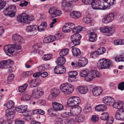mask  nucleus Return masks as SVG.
Returning a JSON list of instances; mask_svg holds the SVG:
<instances>
[{
	"label": "nucleus",
	"instance_id": "nucleus-1",
	"mask_svg": "<svg viewBox=\"0 0 124 124\" xmlns=\"http://www.w3.org/2000/svg\"><path fill=\"white\" fill-rule=\"evenodd\" d=\"M81 102L80 98L77 96H72L70 97L67 102V104L69 106L71 107L70 110V113L71 115L77 116L80 113L81 108L77 105Z\"/></svg>",
	"mask_w": 124,
	"mask_h": 124
},
{
	"label": "nucleus",
	"instance_id": "nucleus-2",
	"mask_svg": "<svg viewBox=\"0 0 124 124\" xmlns=\"http://www.w3.org/2000/svg\"><path fill=\"white\" fill-rule=\"evenodd\" d=\"M97 66L100 69H106L113 66V63L108 59L103 58L100 59L97 64Z\"/></svg>",
	"mask_w": 124,
	"mask_h": 124
},
{
	"label": "nucleus",
	"instance_id": "nucleus-3",
	"mask_svg": "<svg viewBox=\"0 0 124 124\" xmlns=\"http://www.w3.org/2000/svg\"><path fill=\"white\" fill-rule=\"evenodd\" d=\"M21 48L20 45L16 44H10L5 46L4 50L7 55H9L12 54L15 50L20 49Z\"/></svg>",
	"mask_w": 124,
	"mask_h": 124
},
{
	"label": "nucleus",
	"instance_id": "nucleus-4",
	"mask_svg": "<svg viewBox=\"0 0 124 124\" xmlns=\"http://www.w3.org/2000/svg\"><path fill=\"white\" fill-rule=\"evenodd\" d=\"M60 88L61 91L66 94L71 93L74 89L73 85L67 83L62 84L61 85Z\"/></svg>",
	"mask_w": 124,
	"mask_h": 124
},
{
	"label": "nucleus",
	"instance_id": "nucleus-5",
	"mask_svg": "<svg viewBox=\"0 0 124 124\" xmlns=\"http://www.w3.org/2000/svg\"><path fill=\"white\" fill-rule=\"evenodd\" d=\"M18 22L25 24H29L30 20L28 19V16L25 13H23L18 16L16 18Z\"/></svg>",
	"mask_w": 124,
	"mask_h": 124
},
{
	"label": "nucleus",
	"instance_id": "nucleus-6",
	"mask_svg": "<svg viewBox=\"0 0 124 124\" xmlns=\"http://www.w3.org/2000/svg\"><path fill=\"white\" fill-rule=\"evenodd\" d=\"M101 0H93V1L91 3L92 7L94 9H101L103 8V3L101 2Z\"/></svg>",
	"mask_w": 124,
	"mask_h": 124
},
{
	"label": "nucleus",
	"instance_id": "nucleus-7",
	"mask_svg": "<svg viewBox=\"0 0 124 124\" xmlns=\"http://www.w3.org/2000/svg\"><path fill=\"white\" fill-rule=\"evenodd\" d=\"M100 30L102 32L112 35L114 32L115 28L113 27L107 26L101 28Z\"/></svg>",
	"mask_w": 124,
	"mask_h": 124
},
{
	"label": "nucleus",
	"instance_id": "nucleus-8",
	"mask_svg": "<svg viewBox=\"0 0 124 124\" xmlns=\"http://www.w3.org/2000/svg\"><path fill=\"white\" fill-rule=\"evenodd\" d=\"M115 17L114 13H111L105 16L102 19L103 23L107 24L109 22L113 20Z\"/></svg>",
	"mask_w": 124,
	"mask_h": 124
},
{
	"label": "nucleus",
	"instance_id": "nucleus-9",
	"mask_svg": "<svg viewBox=\"0 0 124 124\" xmlns=\"http://www.w3.org/2000/svg\"><path fill=\"white\" fill-rule=\"evenodd\" d=\"M99 77L100 75L98 72L95 70H92L88 74L87 79L88 81H90L96 77Z\"/></svg>",
	"mask_w": 124,
	"mask_h": 124
},
{
	"label": "nucleus",
	"instance_id": "nucleus-10",
	"mask_svg": "<svg viewBox=\"0 0 124 124\" xmlns=\"http://www.w3.org/2000/svg\"><path fill=\"white\" fill-rule=\"evenodd\" d=\"M37 26L33 25H30L27 26L26 31L27 32H31L32 35H34L37 33Z\"/></svg>",
	"mask_w": 124,
	"mask_h": 124
},
{
	"label": "nucleus",
	"instance_id": "nucleus-11",
	"mask_svg": "<svg viewBox=\"0 0 124 124\" xmlns=\"http://www.w3.org/2000/svg\"><path fill=\"white\" fill-rule=\"evenodd\" d=\"M103 101L105 104L109 105H111L114 103L115 102L114 99L111 96L104 97L103 98Z\"/></svg>",
	"mask_w": 124,
	"mask_h": 124
},
{
	"label": "nucleus",
	"instance_id": "nucleus-12",
	"mask_svg": "<svg viewBox=\"0 0 124 124\" xmlns=\"http://www.w3.org/2000/svg\"><path fill=\"white\" fill-rule=\"evenodd\" d=\"M13 62L10 59L3 61L0 62V68H6L8 66L12 64Z\"/></svg>",
	"mask_w": 124,
	"mask_h": 124
},
{
	"label": "nucleus",
	"instance_id": "nucleus-13",
	"mask_svg": "<svg viewBox=\"0 0 124 124\" xmlns=\"http://www.w3.org/2000/svg\"><path fill=\"white\" fill-rule=\"evenodd\" d=\"M88 63L87 59L85 57H82L79 59L77 64L79 67H83L85 66Z\"/></svg>",
	"mask_w": 124,
	"mask_h": 124
},
{
	"label": "nucleus",
	"instance_id": "nucleus-14",
	"mask_svg": "<svg viewBox=\"0 0 124 124\" xmlns=\"http://www.w3.org/2000/svg\"><path fill=\"white\" fill-rule=\"evenodd\" d=\"M12 39L14 42L17 43L19 44L22 43L23 41L22 37L17 34H15L13 35L12 36Z\"/></svg>",
	"mask_w": 124,
	"mask_h": 124
},
{
	"label": "nucleus",
	"instance_id": "nucleus-15",
	"mask_svg": "<svg viewBox=\"0 0 124 124\" xmlns=\"http://www.w3.org/2000/svg\"><path fill=\"white\" fill-rule=\"evenodd\" d=\"M103 89L100 87H96L94 88L93 90V94L95 96H99L102 92Z\"/></svg>",
	"mask_w": 124,
	"mask_h": 124
},
{
	"label": "nucleus",
	"instance_id": "nucleus-16",
	"mask_svg": "<svg viewBox=\"0 0 124 124\" xmlns=\"http://www.w3.org/2000/svg\"><path fill=\"white\" fill-rule=\"evenodd\" d=\"M11 7L9 6L6 8L4 11V13L6 15H8L9 17H12L14 16L15 14L14 12L12 10Z\"/></svg>",
	"mask_w": 124,
	"mask_h": 124
},
{
	"label": "nucleus",
	"instance_id": "nucleus-17",
	"mask_svg": "<svg viewBox=\"0 0 124 124\" xmlns=\"http://www.w3.org/2000/svg\"><path fill=\"white\" fill-rule=\"evenodd\" d=\"M52 105L54 109L57 111L61 110L64 108L63 106L61 104L56 102H53Z\"/></svg>",
	"mask_w": 124,
	"mask_h": 124
},
{
	"label": "nucleus",
	"instance_id": "nucleus-18",
	"mask_svg": "<svg viewBox=\"0 0 124 124\" xmlns=\"http://www.w3.org/2000/svg\"><path fill=\"white\" fill-rule=\"evenodd\" d=\"M16 110L20 113H23L26 112L27 110V107L26 105H21L16 107L15 108Z\"/></svg>",
	"mask_w": 124,
	"mask_h": 124
},
{
	"label": "nucleus",
	"instance_id": "nucleus-19",
	"mask_svg": "<svg viewBox=\"0 0 124 124\" xmlns=\"http://www.w3.org/2000/svg\"><path fill=\"white\" fill-rule=\"evenodd\" d=\"M43 94V92L40 90H34L33 91L32 96L35 98L38 99L42 96Z\"/></svg>",
	"mask_w": 124,
	"mask_h": 124
},
{
	"label": "nucleus",
	"instance_id": "nucleus-20",
	"mask_svg": "<svg viewBox=\"0 0 124 124\" xmlns=\"http://www.w3.org/2000/svg\"><path fill=\"white\" fill-rule=\"evenodd\" d=\"M107 107L105 104H100L97 106L95 108L96 111H103L107 109Z\"/></svg>",
	"mask_w": 124,
	"mask_h": 124
},
{
	"label": "nucleus",
	"instance_id": "nucleus-21",
	"mask_svg": "<svg viewBox=\"0 0 124 124\" xmlns=\"http://www.w3.org/2000/svg\"><path fill=\"white\" fill-rule=\"evenodd\" d=\"M73 55L75 57H78L81 54L80 50L78 48L73 47L71 49Z\"/></svg>",
	"mask_w": 124,
	"mask_h": 124
},
{
	"label": "nucleus",
	"instance_id": "nucleus-22",
	"mask_svg": "<svg viewBox=\"0 0 124 124\" xmlns=\"http://www.w3.org/2000/svg\"><path fill=\"white\" fill-rule=\"evenodd\" d=\"M6 116L9 119L13 118L14 112L11 109H8L6 111Z\"/></svg>",
	"mask_w": 124,
	"mask_h": 124
},
{
	"label": "nucleus",
	"instance_id": "nucleus-23",
	"mask_svg": "<svg viewBox=\"0 0 124 124\" xmlns=\"http://www.w3.org/2000/svg\"><path fill=\"white\" fill-rule=\"evenodd\" d=\"M56 39V38L55 36L51 35L43 39V42L45 43H48L53 41Z\"/></svg>",
	"mask_w": 124,
	"mask_h": 124
},
{
	"label": "nucleus",
	"instance_id": "nucleus-24",
	"mask_svg": "<svg viewBox=\"0 0 124 124\" xmlns=\"http://www.w3.org/2000/svg\"><path fill=\"white\" fill-rule=\"evenodd\" d=\"M115 0H103V6L107 7H110L112 5Z\"/></svg>",
	"mask_w": 124,
	"mask_h": 124
},
{
	"label": "nucleus",
	"instance_id": "nucleus-25",
	"mask_svg": "<svg viewBox=\"0 0 124 124\" xmlns=\"http://www.w3.org/2000/svg\"><path fill=\"white\" fill-rule=\"evenodd\" d=\"M77 88L79 92L83 94H85L88 91L87 88L85 86H79L77 87Z\"/></svg>",
	"mask_w": 124,
	"mask_h": 124
},
{
	"label": "nucleus",
	"instance_id": "nucleus-26",
	"mask_svg": "<svg viewBox=\"0 0 124 124\" xmlns=\"http://www.w3.org/2000/svg\"><path fill=\"white\" fill-rule=\"evenodd\" d=\"M81 15V13L77 11H73L70 14V17L74 18H78Z\"/></svg>",
	"mask_w": 124,
	"mask_h": 124
},
{
	"label": "nucleus",
	"instance_id": "nucleus-27",
	"mask_svg": "<svg viewBox=\"0 0 124 124\" xmlns=\"http://www.w3.org/2000/svg\"><path fill=\"white\" fill-rule=\"evenodd\" d=\"M81 38V36L78 33H77L72 35L71 36L70 39L72 42H75L74 41L75 40H77V42H78V40L80 39Z\"/></svg>",
	"mask_w": 124,
	"mask_h": 124
},
{
	"label": "nucleus",
	"instance_id": "nucleus-28",
	"mask_svg": "<svg viewBox=\"0 0 124 124\" xmlns=\"http://www.w3.org/2000/svg\"><path fill=\"white\" fill-rule=\"evenodd\" d=\"M123 103L122 101L114 103L113 106V107L116 108L121 109L123 106Z\"/></svg>",
	"mask_w": 124,
	"mask_h": 124
},
{
	"label": "nucleus",
	"instance_id": "nucleus-29",
	"mask_svg": "<svg viewBox=\"0 0 124 124\" xmlns=\"http://www.w3.org/2000/svg\"><path fill=\"white\" fill-rule=\"evenodd\" d=\"M56 62L58 64V65L62 66L64 64L65 62V59L64 57H61L57 58Z\"/></svg>",
	"mask_w": 124,
	"mask_h": 124
},
{
	"label": "nucleus",
	"instance_id": "nucleus-30",
	"mask_svg": "<svg viewBox=\"0 0 124 124\" xmlns=\"http://www.w3.org/2000/svg\"><path fill=\"white\" fill-rule=\"evenodd\" d=\"M84 27L81 28L78 27H74V28H73V29L72 31L73 33H74V34L77 33H78L80 31H84Z\"/></svg>",
	"mask_w": 124,
	"mask_h": 124
},
{
	"label": "nucleus",
	"instance_id": "nucleus-31",
	"mask_svg": "<svg viewBox=\"0 0 124 124\" xmlns=\"http://www.w3.org/2000/svg\"><path fill=\"white\" fill-rule=\"evenodd\" d=\"M96 34L94 33H91L90 36L89 40L91 42L95 41L97 39Z\"/></svg>",
	"mask_w": 124,
	"mask_h": 124
},
{
	"label": "nucleus",
	"instance_id": "nucleus-32",
	"mask_svg": "<svg viewBox=\"0 0 124 124\" xmlns=\"http://www.w3.org/2000/svg\"><path fill=\"white\" fill-rule=\"evenodd\" d=\"M89 72V70L87 69H84L80 72V75L82 77H85L88 75Z\"/></svg>",
	"mask_w": 124,
	"mask_h": 124
},
{
	"label": "nucleus",
	"instance_id": "nucleus-33",
	"mask_svg": "<svg viewBox=\"0 0 124 124\" xmlns=\"http://www.w3.org/2000/svg\"><path fill=\"white\" fill-rule=\"evenodd\" d=\"M69 49L66 48L62 49L60 52V54L61 56H64L66 55L68 53Z\"/></svg>",
	"mask_w": 124,
	"mask_h": 124
},
{
	"label": "nucleus",
	"instance_id": "nucleus-34",
	"mask_svg": "<svg viewBox=\"0 0 124 124\" xmlns=\"http://www.w3.org/2000/svg\"><path fill=\"white\" fill-rule=\"evenodd\" d=\"M109 117V114L107 113L104 112L101 114L100 118L102 120H106L108 119Z\"/></svg>",
	"mask_w": 124,
	"mask_h": 124
},
{
	"label": "nucleus",
	"instance_id": "nucleus-35",
	"mask_svg": "<svg viewBox=\"0 0 124 124\" xmlns=\"http://www.w3.org/2000/svg\"><path fill=\"white\" fill-rule=\"evenodd\" d=\"M105 48L103 47H101L99 48L96 51L97 54L98 55L102 54L105 52Z\"/></svg>",
	"mask_w": 124,
	"mask_h": 124
},
{
	"label": "nucleus",
	"instance_id": "nucleus-36",
	"mask_svg": "<svg viewBox=\"0 0 124 124\" xmlns=\"http://www.w3.org/2000/svg\"><path fill=\"white\" fill-rule=\"evenodd\" d=\"M58 93H56L55 92H53L49 95L48 99L50 101L53 100L58 96Z\"/></svg>",
	"mask_w": 124,
	"mask_h": 124
},
{
	"label": "nucleus",
	"instance_id": "nucleus-37",
	"mask_svg": "<svg viewBox=\"0 0 124 124\" xmlns=\"http://www.w3.org/2000/svg\"><path fill=\"white\" fill-rule=\"evenodd\" d=\"M28 86V85L27 84L21 86L19 87L18 89L19 92H24Z\"/></svg>",
	"mask_w": 124,
	"mask_h": 124
},
{
	"label": "nucleus",
	"instance_id": "nucleus-38",
	"mask_svg": "<svg viewBox=\"0 0 124 124\" xmlns=\"http://www.w3.org/2000/svg\"><path fill=\"white\" fill-rule=\"evenodd\" d=\"M14 102L12 101H9L7 104V107L8 109H11L14 107Z\"/></svg>",
	"mask_w": 124,
	"mask_h": 124
},
{
	"label": "nucleus",
	"instance_id": "nucleus-39",
	"mask_svg": "<svg viewBox=\"0 0 124 124\" xmlns=\"http://www.w3.org/2000/svg\"><path fill=\"white\" fill-rule=\"evenodd\" d=\"M85 119L84 117L82 115H80L76 117V120L78 123H81L84 121Z\"/></svg>",
	"mask_w": 124,
	"mask_h": 124
},
{
	"label": "nucleus",
	"instance_id": "nucleus-40",
	"mask_svg": "<svg viewBox=\"0 0 124 124\" xmlns=\"http://www.w3.org/2000/svg\"><path fill=\"white\" fill-rule=\"evenodd\" d=\"M31 98V96L28 94H25L23 95L21 98L22 100H25L28 101L30 100Z\"/></svg>",
	"mask_w": 124,
	"mask_h": 124
},
{
	"label": "nucleus",
	"instance_id": "nucleus-41",
	"mask_svg": "<svg viewBox=\"0 0 124 124\" xmlns=\"http://www.w3.org/2000/svg\"><path fill=\"white\" fill-rule=\"evenodd\" d=\"M38 83L35 80H32L30 84V86L31 87H33L37 86Z\"/></svg>",
	"mask_w": 124,
	"mask_h": 124
},
{
	"label": "nucleus",
	"instance_id": "nucleus-42",
	"mask_svg": "<svg viewBox=\"0 0 124 124\" xmlns=\"http://www.w3.org/2000/svg\"><path fill=\"white\" fill-rule=\"evenodd\" d=\"M61 69L60 65H58L56 66L54 68V73L56 74H59L60 71L59 70Z\"/></svg>",
	"mask_w": 124,
	"mask_h": 124
},
{
	"label": "nucleus",
	"instance_id": "nucleus-43",
	"mask_svg": "<svg viewBox=\"0 0 124 124\" xmlns=\"http://www.w3.org/2000/svg\"><path fill=\"white\" fill-rule=\"evenodd\" d=\"M54 14H53V17H54L57 16H60L62 14V12L60 10H55Z\"/></svg>",
	"mask_w": 124,
	"mask_h": 124
},
{
	"label": "nucleus",
	"instance_id": "nucleus-44",
	"mask_svg": "<svg viewBox=\"0 0 124 124\" xmlns=\"http://www.w3.org/2000/svg\"><path fill=\"white\" fill-rule=\"evenodd\" d=\"M65 24L66 26V27H67V26L69 28H70V31L73 28H74V27L75 26L74 24L71 23H68Z\"/></svg>",
	"mask_w": 124,
	"mask_h": 124
},
{
	"label": "nucleus",
	"instance_id": "nucleus-45",
	"mask_svg": "<svg viewBox=\"0 0 124 124\" xmlns=\"http://www.w3.org/2000/svg\"><path fill=\"white\" fill-rule=\"evenodd\" d=\"M52 57V55L51 54H46L44 56L43 59L45 61H47L51 59Z\"/></svg>",
	"mask_w": 124,
	"mask_h": 124
},
{
	"label": "nucleus",
	"instance_id": "nucleus-46",
	"mask_svg": "<svg viewBox=\"0 0 124 124\" xmlns=\"http://www.w3.org/2000/svg\"><path fill=\"white\" fill-rule=\"evenodd\" d=\"M82 20L83 22L86 23H89L91 21L90 18L88 17H84L83 19Z\"/></svg>",
	"mask_w": 124,
	"mask_h": 124
},
{
	"label": "nucleus",
	"instance_id": "nucleus-47",
	"mask_svg": "<svg viewBox=\"0 0 124 124\" xmlns=\"http://www.w3.org/2000/svg\"><path fill=\"white\" fill-rule=\"evenodd\" d=\"M55 10V9L54 7L51 8L49 9L48 12L51 15L52 17H53V15L54 14Z\"/></svg>",
	"mask_w": 124,
	"mask_h": 124
},
{
	"label": "nucleus",
	"instance_id": "nucleus-48",
	"mask_svg": "<svg viewBox=\"0 0 124 124\" xmlns=\"http://www.w3.org/2000/svg\"><path fill=\"white\" fill-rule=\"evenodd\" d=\"M114 118L112 117H108V119L106 120V123L107 124H112L114 121Z\"/></svg>",
	"mask_w": 124,
	"mask_h": 124
},
{
	"label": "nucleus",
	"instance_id": "nucleus-49",
	"mask_svg": "<svg viewBox=\"0 0 124 124\" xmlns=\"http://www.w3.org/2000/svg\"><path fill=\"white\" fill-rule=\"evenodd\" d=\"M66 124H75V122L72 119H68L65 121Z\"/></svg>",
	"mask_w": 124,
	"mask_h": 124
},
{
	"label": "nucleus",
	"instance_id": "nucleus-50",
	"mask_svg": "<svg viewBox=\"0 0 124 124\" xmlns=\"http://www.w3.org/2000/svg\"><path fill=\"white\" fill-rule=\"evenodd\" d=\"M62 30L63 31L65 32H69L70 30V28H69L68 27H66V24L64 25L62 28Z\"/></svg>",
	"mask_w": 124,
	"mask_h": 124
},
{
	"label": "nucleus",
	"instance_id": "nucleus-51",
	"mask_svg": "<svg viewBox=\"0 0 124 124\" xmlns=\"http://www.w3.org/2000/svg\"><path fill=\"white\" fill-rule=\"evenodd\" d=\"M118 89L121 90H124V81L121 83L119 84L118 87Z\"/></svg>",
	"mask_w": 124,
	"mask_h": 124
},
{
	"label": "nucleus",
	"instance_id": "nucleus-52",
	"mask_svg": "<svg viewBox=\"0 0 124 124\" xmlns=\"http://www.w3.org/2000/svg\"><path fill=\"white\" fill-rule=\"evenodd\" d=\"M56 124H62L63 121L62 119L60 118H57L55 119Z\"/></svg>",
	"mask_w": 124,
	"mask_h": 124
},
{
	"label": "nucleus",
	"instance_id": "nucleus-53",
	"mask_svg": "<svg viewBox=\"0 0 124 124\" xmlns=\"http://www.w3.org/2000/svg\"><path fill=\"white\" fill-rule=\"evenodd\" d=\"M61 69L59 71H60V73L59 74H62L65 73L66 72V70L65 68L63 66V65L62 66L60 65Z\"/></svg>",
	"mask_w": 124,
	"mask_h": 124
},
{
	"label": "nucleus",
	"instance_id": "nucleus-54",
	"mask_svg": "<svg viewBox=\"0 0 124 124\" xmlns=\"http://www.w3.org/2000/svg\"><path fill=\"white\" fill-rule=\"evenodd\" d=\"M41 44L40 43L37 44L33 45V48L36 51H37L38 49L40 48L41 46Z\"/></svg>",
	"mask_w": 124,
	"mask_h": 124
},
{
	"label": "nucleus",
	"instance_id": "nucleus-55",
	"mask_svg": "<svg viewBox=\"0 0 124 124\" xmlns=\"http://www.w3.org/2000/svg\"><path fill=\"white\" fill-rule=\"evenodd\" d=\"M93 0H82V2L86 5L91 4Z\"/></svg>",
	"mask_w": 124,
	"mask_h": 124
},
{
	"label": "nucleus",
	"instance_id": "nucleus-56",
	"mask_svg": "<svg viewBox=\"0 0 124 124\" xmlns=\"http://www.w3.org/2000/svg\"><path fill=\"white\" fill-rule=\"evenodd\" d=\"M29 71L23 72L21 74V76L23 78H25L28 77L29 74Z\"/></svg>",
	"mask_w": 124,
	"mask_h": 124
},
{
	"label": "nucleus",
	"instance_id": "nucleus-57",
	"mask_svg": "<svg viewBox=\"0 0 124 124\" xmlns=\"http://www.w3.org/2000/svg\"><path fill=\"white\" fill-rule=\"evenodd\" d=\"M115 60L117 62L120 61L124 62V57L115 58Z\"/></svg>",
	"mask_w": 124,
	"mask_h": 124
},
{
	"label": "nucleus",
	"instance_id": "nucleus-58",
	"mask_svg": "<svg viewBox=\"0 0 124 124\" xmlns=\"http://www.w3.org/2000/svg\"><path fill=\"white\" fill-rule=\"evenodd\" d=\"M99 118L98 116L95 115L93 116L91 118L92 120L94 122H95L98 120Z\"/></svg>",
	"mask_w": 124,
	"mask_h": 124
},
{
	"label": "nucleus",
	"instance_id": "nucleus-59",
	"mask_svg": "<svg viewBox=\"0 0 124 124\" xmlns=\"http://www.w3.org/2000/svg\"><path fill=\"white\" fill-rule=\"evenodd\" d=\"M14 75L13 74H11L9 75L8 77V80L9 81H12L14 78Z\"/></svg>",
	"mask_w": 124,
	"mask_h": 124
},
{
	"label": "nucleus",
	"instance_id": "nucleus-60",
	"mask_svg": "<svg viewBox=\"0 0 124 124\" xmlns=\"http://www.w3.org/2000/svg\"><path fill=\"white\" fill-rule=\"evenodd\" d=\"M120 111L117 112L115 114V118L116 119L120 120Z\"/></svg>",
	"mask_w": 124,
	"mask_h": 124
},
{
	"label": "nucleus",
	"instance_id": "nucleus-61",
	"mask_svg": "<svg viewBox=\"0 0 124 124\" xmlns=\"http://www.w3.org/2000/svg\"><path fill=\"white\" fill-rule=\"evenodd\" d=\"M43 27L40 24L39 26H37V30L39 31H44L45 30L43 28Z\"/></svg>",
	"mask_w": 124,
	"mask_h": 124
},
{
	"label": "nucleus",
	"instance_id": "nucleus-62",
	"mask_svg": "<svg viewBox=\"0 0 124 124\" xmlns=\"http://www.w3.org/2000/svg\"><path fill=\"white\" fill-rule=\"evenodd\" d=\"M23 2L19 4V6L21 7L25 6H26L28 3V2L24 0L23 1Z\"/></svg>",
	"mask_w": 124,
	"mask_h": 124
},
{
	"label": "nucleus",
	"instance_id": "nucleus-63",
	"mask_svg": "<svg viewBox=\"0 0 124 124\" xmlns=\"http://www.w3.org/2000/svg\"><path fill=\"white\" fill-rule=\"evenodd\" d=\"M38 103L40 105H44L45 103V101L43 99H40L38 101Z\"/></svg>",
	"mask_w": 124,
	"mask_h": 124
},
{
	"label": "nucleus",
	"instance_id": "nucleus-64",
	"mask_svg": "<svg viewBox=\"0 0 124 124\" xmlns=\"http://www.w3.org/2000/svg\"><path fill=\"white\" fill-rule=\"evenodd\" d=\"M120 120H124V112H123L120 111Z\"/></svg>",
	"mask_w": 124,
	"mask_h": 124
}]
</instances>
